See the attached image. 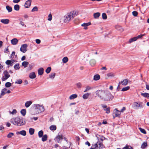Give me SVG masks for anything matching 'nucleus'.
I'll return each mask as SVG.
<instances>
[{
	"mask_svg": "<svg viewBox=\"0 0 149 149\" xmlns=\"http://www.w3.org/2000/svg\"><path fill=\"white\" fill-rule=\"evenodd\" d=\"M96 63V61L94 59H92L90 60V65L92 66H94L95 65V64Z\"/></svg>",
	"mask_w": 149,
	"mask_h": 149,
	"instance_id": "obj_19",
	"label": "nucleus"
},
{
	"mask_svg": "<svg viewBox=\"0 0 149 149\" xmlns=\"http://www.w3.org/2000/svg\"><path fill=\"white\" fill-rule=\"evenodd\" d=\"M144 35H145L144 34H143V35L141 34L139 35H138V36H137L136 37V38H137V40L138 38H141L142 36H143Z\"/></svg>",
	"mask_w": 149,
	"mask_h": 149,
	"instance_id": "obj_57",
	"label": "nucleus"
},
{
	"mask_svg": "<svg viewBox=\"0 0 149 149\" xmlns=\"http://www.w3.org/2000/svg\"><path fill=\"white\" fill-rule=\"evenodd\" d=\"M18 40L17 38H14L12 39L11 42V43L13 45H15L17 44L18 42Z\"/></svg>",
	"mask_w": 149,
	"mask_h": 149,
	"instance_id": "obj_15",
	"label": "nucleus"
},
{
	"mask_svg": "<svg viewBox=\"0 0 149 149\" xmlns=\"http://www.w3.org/2000/svg\"><path fill=\"white\" fill-rule=\"evenodd\" d=\"M6 8L8 10V12H10L12 11V8L9 6H6Z\"/></svg>",
	"mask_w": 149,
	"mask_h": 149,
	"instance_id": "obj_34",
	"label": "nucleus"
},
{
	"mask_svg": "<svg viewBox=\"0 0 149 149\" xmlns=\"http://www.w3.org/2000/svg\"><path fill=\"white\" fill-rule=\"evenodd\" d=\"M98 141L95 145H92L95 149H101L104 147L102 143L103 141L105 139V138L102 136L98 135L96 136Z\"/></svg>",
	"mask_w": 149,
	"mask_h": 149,
	"instance_id": "obj_2",
	"label": "nucleus"
},
{
	"mask_svg": "<svg viewBox=\"0 0 149 149\" xmlns=\"http://www.w3.org/2000/svg\"><path fill=\"white\" fill-rule=\"evenodd\" d=\"M1 22L4 24H8L9 23V20L8 19H2Z\"/></svg>",
	"mask_w": 149,
	"mask_h": 149,
	"instance_id": "obj_14",
	"label": "nucleus"
},
{
	"mask_svg": "<svg viewBox=\"0 0 149 149\" xmlns=\"http://www.w3.org/2000/svg\"><path fill=\"white\" fill-rule=\"evenodd\" d=\"M51 70V68L50 67L47 68L45 70L46 72L48 74L49 73Z\"/></svg>",
	"mask_w": 149,
	"mask_h": 149,
	"instance_id": "obj_48",
	"label": "nucleus"
},
{
	"mask_svg": "<svg viewBox=\"0 0 149 149\" xmlns=\"http://www.w3.org/2000/svg\"><path fill=\"white\" fill-rule=\"evenodd\" d=\"M29 77L31 79H34L36 77L35 73L34 72L31 73L29 75Z\"/></svg>",
	"mask_w": 149,
	"mask_h": 149,
	"instance_id": "obj_20",
	"label": "nucleus"
},
{
	"mask_svg": "<svg viewBox=\"0 0 149 149\" xmlns=\"http://www.w3.org/2000/svg\"><path fill=\"white\" fill-rule=\"evenodd\" d=\"M10 122L13 124L18 126L23 125L25 124V123L22 118H19L18 117L12 118L11 119Z\"/></svg>",
	"mask_w": 149,
	"mask_h": 149,
	"instance_id": "obj_3",
	"label": "nucleus"
},
{
	"mask_svg": "<svg viewBox=\"0 0 149 149\" xmlns=\"http://www.w3.org/2000/svg\"><path fill=\"white\" fill-rule=\"evenodd\" d=\"M126 110V108L125 107H123L122 108V109L120 111L121 112H123L124 111H125Z\"/></svg>",
	"mask_w": 149,
	"mask_h": 149,
	"instance_id": "obj_60",
	"label": "nucleus"
},
{
	"mask_svg": "<svg viewBox=\"0 0 149 149\" xmlns=\"http://www.w3.org/2000/svg\"><path fill=\"white\" fill-rule=\"evenodd\" d=\"M14 68L16 70H18L19 69V63L16 64L14 66Z\"/></svg>",
	"mask_w": 149,
	"mask_h": 149,
	"instance_id": "obj_43",
	"label": "nucleus"
},
{
	"mask_svg": "<svg viewBox=\"0 0 149 149\" xmlns=\"http://www.w3.org/2000/svg\"><path fill=\"white\" fill-rule=\"evenodd\" d=\"M110 107L107 108L105 109H104V110L106 111V113H110Z\"/></svg>",
	"mask_w": 149,
	"mask_h": 149,
	"instance_id": "obj_49",
	"label": "nucleus"
},
{
	"mask_svg": "<svg viewBox=\"0 0 149 149\" xmlns=\"http://www.w3.org/2000/svg\"><path fill=\"white\" fill-rule=\"evenodd\" d=\"M77 87L78 88H80L81 87V85L80 83H78L77 84Z\"/></svg>",
	"mask_w": 149,
	"mask_h": 149,
	"instance_id": "obj_58",
	"label": "nucleus"
},
{
	"mask_svg": "<svg viewBox=\"0 0 149 149\" xmlns=\"http://www.w3.org/2000/svg\"><path fill=\"white\" fill-rule=\"evenodd\" d=\"M100 13L99 12H97L95 13H94L93 14V16L94 17L95 19H97L99 18L100 16Z\"/></svg>",
	"mask_w": 149,
	"mask_h": 149,
	"instance_id": "obj_18",
	"label": "nucleus"
},
{
	"mask_svg": "<svg viewBox=\"0 0 149 149\" xmlns=\"http://www.w3.org/2000/svg\"><path fill=\"white\" fill-rule=\"evenodd\" d=\"M27 47L28 45L26 44H25L22 45L20 47V51L23 53H25L27 50Z\"/></svg>",
	"mask_w": 149,
	"mask_h": 149,
	"instance_id": "obj_11",
	"label": "nucleus"
},
{
	"mask_svg": "<svg viewBox=\"0 0 149 149\" xmlns=\"http://www.w3.org/2000/svg\"><path fill=\"white\" fill-rule=\"evenodd\" d=\"M55 76V73H52L49 76V78L51 79H54Z\"/></svg>",
	"mask_w": 149,
	"mask_h": 149,
	"instance_id": "obj_45",
	"label": "nucleus"
},
{
	"mask_svg": "<svg viewBox=\"0 0 149 149\" xmlns=\"http://www.w3.org/2000/svg\"><path fill=\"white\" fill-rule=\"evenodd\" d=\"M90 95L89 93H86L84 94L82 96L83 98L84 99H87L89 96Z\"/></svg>",
	"mask_w": 149,
	"mask_h": 149,
	"instance_id": "obj_22",
	"label": "nucleus"
},
{
	"mask_svg": "<svg viewBox=\"0 0 149 149\" xmlns=\"http://www.w3.org/2000/svg\"><path fill=\"white\" fill-rule=\"evenodd\" d=\"M7 91V89L6 88H4L1 91V95H4L6 93L5 92L6 91Z\"/></svg>",
	"mask_w": 149,
	"mask_h": 149,
	"instance_id": "obj_39",
	"label": "nucleus"
},
{
	"mask_svg": "<svg viewBox=\"0 0 149 149\" xmlns=\"http://www.w3.org/2000/svg\"><path fill=\"white\" fill-rule=\"evenodd\" d=\"M52 19V16L51 14H49L48 16L47 20L49 21H51Z\"/></svg>",
	"mask_w": 149,
	"mask_h": 149,
	"instance_id": "obj_54",
	"label": "nucleus"
},
{
	"mask_svg": "<svg viewBox=\"0 0 149 149\" xmlns=\"http://www.w3.org/2000/svg\"><path fill=\"white\" fill-rule=\"evenodd\" d=\"M76 13L75 11H72L65 15L64 18V22H68L76 15Z\"/></svg>",
	"mask_w": 149,
	"mask_h": 149,
	"instance_id": "obj_4",
	"label": "nucleus"
},
{
	"mask_svg": "<svg viewBox=\"0 0 149 149\" xmlns=\"http://www.w3.org/2000/svg\"><path fill=\"white\" fill-rule=\"evenodd\" d=\"M108 77H112L114 76V74L112 73H110L107 74Z\"/></svg>",
	"mask_w": 149,
	"mask_h": 149,
	"instance_id": "obj_56",
	"label": "nucleus"
},
{
	"mask_svg": "<svg viewBox=\"0 0 149 149\" xmlns=\"http://www.w3.org/2000/svg\"><path fill=\"white\" fill-rule=\"evenodd\" d=\"M32 102L31 101H28L26 102L25 104V106L26 108L29 107L32 104Z\"/></svg>",
	"mask_w": 149,
	"mask_h": 149,
	"instance_id": "obj_16",
	"label": "nucleus"
},
{
	"mask_svg": "<svg viewBox=\"0 0 149 149\" xmlns=\"http://www.w3.org/2000/svg\"><path fill=\"white\" fill-rule=\"evenodd\" d=\"M91 23L90 22H89L87 23H84L81 25L82 26L84 27H87V26L90 25Z\"/></svg>",
	"mask_w": 149,
	"mask_h": 149,
	"instance_id": "obj_33",
	"label": "nucleus"
},
{
	"mask_svg": "<svg viewBox=\"0 0 149 149\" xmlns=\"http://www.w3.org/2000/svg\"><path fill=\"white\" fill-rule=\"evenodd\" d=\"M120 112L116 108L114 109L113 111V118L115 119L116 117H118L120 115Z\"/></svg>",
	"mask_w": 149,
	"mask_h": 149,
	"instance_id": "obj_7",
	"label": "nucleus"
},
{
	"mask_svg": "<svg viewBox=\"0 0 149 149\" xmlns=\"http://www.w3.org/2000/svg\"><path fill=\"white\" fill-rule=\"evenodd\" d=\"M63 139V136L62 134L58 133V135L54 139L55 141L58 143H59L60 140Z\"/></svg>",
	"mask_w": 149,
	"mask_h": 149,
	"instance_id": "obj_10",
	"label": "nucleus"
},
{
	"mask_svg": "<svg viewBox=\"0 0 149 149\" xmlns=\"http://www.w3.org/2000/svg\"><path fill=\"white\" fill-rule=\"evenodd\" d=\"M36 42L38 44H39L41 42V41L39 39H36Z\"/></svg>",
	"mask_w": 149,
	"mask_h": 149,
	"instance_id": "obj_59",
	"label": "nucleus"
},
{
	"mask_svg": "<svg viewBox=\"0 0 149 149\" xmlns=\"http://www.w3.org/2000/svg\"><path fill=\"white\" fill-rule=\"evenodd\" d=\"M5 86L6 87H9L11 86V84L9 82H7L6 83L5 85Z\"/></svg>",
	"mask_w": 149,
	"mask_h": 149,
	"instance_id": "obj_46",
	"label": "nucleus"
},
{
	"mask_svg": "<svg viewBox=\"0 0 149 149\" xmlns=\"http://www.w3.org/2000/svg\"><path fill=\"white\" fill-rule=\"evenodd\" d=\"M68 61V58L66 57H65L63 58L62 61L63 63H66Z\"/></svg>",
	"mask_w": 149,
	"mask_h": 149,
	"instance_id": "obj_30",
	"label": "nucleus"
},
{
	"mask_svg": "<svg viewBox=\"0 0 149 149\" xmlns=\"http://www.w3.org/2000/svg\"><path fill=\"white\" fill-rule=\"evenodd\" d=\"M146 88L148 90H149V85L146 84Z\"/></svg>",
	"mask_w": 149,
	"mask_h": 149,
	"instance_id": "obj_64",
	"label": "nucleus"
},
{
	"mask_svg": "<svg viewBox=\"0 0 149 149\" xmlns=\"http://www.w3.org/2000/svg\"><path fill=\"white\" fill-rule=\"evenodd\" d=\"M128 80L127 79H123V80L121 81L118 84V85L117 87V89H118L119 88H120V85L121 84L124 86H126L127 84Z\"/></svg>",
	"mask_w": 149,
	"mask_h": 149,
	"instance_id": "obj_9",
	"label": "nucleus"
},
{
	"mask_svg": "<svg viewBox=\"0 0 149 149\" xmlns=\"http://www.w3.org/2000/svg\"><path fill=\"white\" fill-rule=\"evenodd\" d=\"M42 137V140L43 142L45 141L47 139V134L43 135Z\"/></svg>",
	"mask_w": 149,
	"mask_h": 149,
	"instance_id": "obj_23",
	"label": "nucleus"
},
{
	"mask_svg": "<svg viewBox=\"0 0 149 149\" xmlns=\"http://www.w3.org/2000/svg\"><path fill=\"white\" fill-rule=\"evenodd\" d=\"M22 82V81L21 79H19L15 82V84H21Z\"/></svg>",
	"mask_w": 149,
	"mask_h": 149,
	"instance_id": "obj_51",
	"label": "nucleus"
},
{
	"mask_svg": "<svg viewBox=\"0 0 149 149\" xmlns=\"http://www.w3.org/2000/svg\"><path fill=\"white\" fill-rule=\"evenodd\" d=\"M17 135L20 134L23 136H25L26 135V132L25 130H22L19 132H17L16 133Z\"/></svg>",
	"mask_w": 149,
	"mask_h": 149,
	"instance_id": "obj_13",
	"label": "nucleus"
},
{
	"mask_svg": "<svg viewBox=\"0 0 149 149\" xmlns=\"http://www.w3.org/2000/svg\"><path fill=\"white\" fill-rule=\"evenodd\" d=\"M102 18L103 19H107V15L105 13H103L102 14Z\"/></svg>",
	"mask_w": 149,
	"mask_h": 149,
	"instance_id": "obj_42",
	"label": "nucleus"
},
{
	"mask_svg": "<svg viewBox=\"0 0 149 149\" xmlns=\"http://www.w3.org/2000/svg\"><path fill=\"white\" fill-rule=\"evenodd\" d=\"M92 89V88L90 87L89 86H87L86 87V89L85 91H84V92H86L89 91V90Z\"/></svg>",
	"mask_w": 149,
	"mask_h": 149,
	"instance_id": "obj_38",
	"label": "nucleus"
},
{
	"mask_svg": "<svg viewBox=\"0 0 149 149\" xmlns=\"http://www.w3.org/2000/svg\"><path fill=\"white\" fill-rule=\"evenodd\" d=\"M95 93L97 96L104 101H111L114 98L111 93L106 90H98L95 91Z\"/></svg>",
	"mask_w": 149,
	"mask_h": 149,
	"instance_id": "obj_1",
	"label": "nucleus"
},
{
	"mask_svg": "<svg viewBox=\"0 0 149 149\" xmlns=\"http://www.w3.org/2000/svg\"><path fill=\"white\" fill-rule=\"evenodd\" d=\"M49 129L51 130H55L56 129V127L55 125H52L49 127Z\"/></svg>",
	"mask_w": 149,
	"mask_h": 149,
	"instance_id": "obj_29",
	"label": "nucleus"
},
{
	"mask_svg": "<svg viewBox=\"0 0 149 149\" xmlns=\"http://www.w3.org/2000/svg\"><path fill=\"white\" fill-rule=\"evenodd\" d=\"M85 144L86 145H88L89 146H90L91 145L89 142L88 141H87L86 142Z\"/></svg>",
	"mask_w": 149,
	"mask_h": 149,
	"instance_id": "obj_63",
	"label": "nucleus"
},
{
	"mask_svg": "<svg viewBox=\"0 0 149 149\" xmlns=\"http://www.w3.org/2000/svg\"><path fill=\"white\" fill-rule=\"evenodd\" d=\"M14 9L16 11H18L19 9V6L18 5H15L14 6Z\"/></svg>",
	"mask_w": 149,
	"mask_h": 149,
	"instance_id": "obj_37",
	"label": "nucleus"
},
{
	"mask_svg": "<svg viewBox=\"0 0 149 149\" xmlns=\"http://www.w3.org/2000/svg\"><path fill=\"white\" fill-rule=\"evenodd\" d=\"M6 65H10V66H12L13 64H12L11 61L10 60H7L6 62Z\"/></svg>",
	"mask_w": 149,
	"mask_h": 149,
	"instance_id": "obj_44",
	"label": "nucleus"
},
{
	"mask_svg": "<svg viewBox=\"0 0 149 149\" xmlns=\"http://www.w3.org/2000/svg\"><path fill=\"white\" fill-rule=\"evenodd\" d=\"M38 136L39 137L41 138L42 137V136L43 135V132L42 130L39 131L38 133Z\"/></svg>",
	"mask_w": 149,
	"mask_h": 149,
	"instance_id": "obj_36",
	"label": "nucleus"
},
{
	"mask_svg": "<svg viewBox=\"0 0 149 149\" xmlns=\"http://www.w3.org/2000/svg\"><path fill=\"white\" fill-rule=\"evenodd\" d=\"M29 63L27 61H24L22 63V65L25 68L26 67L27 65H29Z\"/></svg>",
	"mask_w": 149,
	"mask_h": 149,
	"instance_id": "obj_26",
	"label": "nucleus"
},
{
	"mask_svg": "<svg viewBox=\"0 0 149 149\" xmlns=\"http://www.w3.org/2000/svg\"><path fill=\"white\" fill-rule=\"evenodd\" d=\"M3 74L4 76L1 78L2 81L6 80L10 77V75L7 70L4 71Z\"/></svg>",
	"mask_w": 149,
	"mask_h": 149,
	"instance_id": "obj_8",
	"label": "nucleus"
},
{
	"mask_svg": "<svg viewBox=\"0 0 149 149\" xmlns=\"http://www.w3.org/2000/svg\"><path fill=\"white\" fill-rule=\"evenodd\" d=\"M130 88V86H127L126 87H125L123 88L121 90V91H127L129 90Z\"/></svg>",
	"mask_w": 149,
	"mask_h": 149,
	"instance_id": "obj_32",
	"label": "nucleus"
},
{
	"mask_svg": "<svg viewBox=\"0 0 149 149\" xmlns=\"http://www.w3.org/2000/svg\"><path fill=\"white\" fill-rule=\"evenodd\" d=\"M137 40V38L136 37H134L131 38L129 40L128 43H130L134 41H136Z\"/></svg>",
	"mask_w": 149,
	"mask_h": 149,
	"instance_id": "obj_27",
	"label": "nucleus"
},
{
	"mask_svg": "<svg viewBox=\"0 0 149 149\" xmlns=\"http://www.w3.org/2000/svg\"><path fill=\"white\" fill-rule=\"evenodd\" d=\"M101 106H102V107L104 109L106 108L107 107V106L106 105H104L103 104H101Z\"/></svg>",
	"mask_w": 149,
	"mask_h": 149,
	"instance_id": "obj_62",
	"label": "nucleus"
},
{
	"mask_svg": "<svg viewBox=\"0 0 149 149\" xmlns=\"http://www.w3.org/2000/svg\"><path fill=\"white\" fill-rule=\"evenodd\" d=\"M100 78V76L99 74H96L94 76L93 79L95 81H97Z\"/></svg>",
	"mask_w": 149,
	"mask_h": 149,
	"instance_id": "obj_24",
	"label": "nucleus"
},
{
	"mask_svg": "<svg viewBox=\"0 0 149 149\" xmlns=\"http://www.w3.org/2000/svg\"><path fill=\"white\" fill-rule=\"evenodd\" d=\"M19 20L20 21V24H21L23 26H25V27H26V25H25L24 22L22 21L21 20H22V19H19Z\"/></svg>",
	"mask_w": 149,
	"mask_h": 149,
	"instance_id": "obj_52",
	"label": "nucleus"
},
{
	"mask_svg": "<svg viewBox=\"0 0 149 149\" xmlns=\"http://www.w3.org/2000/svg\"><path fill=\"white\" fill-rule=\"evenodd\" d=\"M122 149H133V148L131 146L126 145V146L124 147Z\"/></svg>",
	"mask_w": 149,
	"mask_h": 149,
	"instance_id": "obj_41",
	"label": "nucleus"
},
{
	"mask_svg": "<svg viewBox=\"0 0 149 149\" xmlns=\"http://www.w3.org/2000/svg\"><path fill=\"white\" fill-rule=\"evenodd\" d=\"M38 10V8L36 6L33 8L31 10V12H34V11H37Z\"/></svg>",
	"mask_w": 149,
	"mask_h": 149,
	"instance_id": "obj_50",
	"label": "nucleus"
},
{
	"mask_svg": "<svg viewBox=\"0 0 149 149\" xmlns=\"http://www.w3.org/2000/svg\"><path fill=\"white\" fill-rule=\"evenodd\" d=\"M44 72V69L42 68H40L38 70V74L39 75H42Z\"/></svg>",
	"mask_w": 149,
	"mask_h": 149,
	"instance_id": "obj_17",
	"label": "nucleus"
},
{
	"mask_svg": "<svg viewBox=\"0 0 149 149\" xmlns=\"http://www.w3.org/2000/svg\"><path fill=\"white\" fill-rule=\"evenodd\" d=\"M9 113L10 114H15L17 112V110L16 109H13V111L12 112H11L10 111H9Z\"/></svg>",
	"mask_w": 149,
	"mask_h": 149,
	"instance_id": "obj_47",
	"label": "nucleus"
},
{
	"mask_svg": "<svg viewBox=\"0 0 149 149\" xmlns=\"http://www.w3.org/2000/svg\"><path fill=\"white\" fill-rule=\"evenodd\" d=\"M14 135V133L12 132H10L7 135V137L8 139L12 137Z\"/></svg>",
	"mask_w": 149,
	"mask_h": 149,
	"instance_id": "obj_35",
	"label": "nucleus"
},
{
	"mask_svg": "<svg viewBox=\"0 0 149 149\" xmlns=\"http://www.w3.org/2000/svg\"><path fill=\"white\" fill-rule=\"evenodd\" d=\"M35 130L34 129L32 128H30L29 129V133L30 135H33L34 132Z\"/></svg>",
	"mask_w": 149,
	"mask_h": 149,
	"instance_id": "obj_31",
	"label": "nucleus"
},
{
	"mask_svg": "<svg viewBox=\"0 0 149 149\" xmlns=\"http://www.w3.org/2000/svg\"><path fill=\"white\" fill-rule=\"evenodd\" d=\"M20 0H13V2L15 3H18Z\"/></svg>",
	"mask_w": 149,
	"mask_h": 149,
	"instance_id": "obj_61",
	"label": "nucleus"
},
{
	"mask_svg": "<svg viewBox=\"0 0 149 149\" xmlns=\"http://www.w3.org/2000/svg\"><path fill=\"white\" fill-rule=\"evenodd\" d=\"M77 97V95L76 94H74L71 95L69 97L70 100H72L76 98Z\"/></svg>",
	"mask_w": 149,
	"mask_h": 149,
	"instance_id": "obj_25",
	"label": "nucleus"
},
{
	"mask_svg": "<svg viewBox=\"0 0 149 149\" xmlns=\"http://www.w3.org/2000/svg\"><path fill=\"white\" fill-rule=\"evenodd\" d=\"M148 93H141V95L147 98Z\"/></svg>",
	"mask_w": 149,
	"mask_h": 149,
	"instance_id": "obj_55",
	"label": "nucleus"
},
{
	"mask_svg": "<svg viewBox=\"0 0 149 149\" xmlns=\"http://www.w3.org/2000/svg\"><path fill=\"white\" fill-rule=\"evenodd\" d=\"M20 112L22 115L24 116L26 115V109H23L21 110Z\"/></svg>",
	"mask_w": 149,
	"mask_h": 149,
	"instance_id": "obj_28",
	"label": "nucleus"
},
{
	"mask_svg": "<svg viewBox=\"0 0 149 149\" xmlns=\"http://www.w3.org/2000/svg\"><path fill=\"white\" fill-rule=\"evenodd\" d=\"M139 129L140 131V132H142V133L144 134H146V130L143 129H142L141 127L139 128Z\"/></svg>",
	"mask_w": 149,
	"mask_h": 149,
	"instance_id": "obj_40",
	"label": "nucleus"
},
{
	"mask_svg": "<svg viewBox=\"0 0 149 149\" xmlns=\"http://www.w3.org/2000/svg\"><path fill=\"white\" fill-rule=\"evenodd\" d=\"M147 146V142H144L141 144V148L142 149H145L144 148Z\"/></svg>",
	"mask_w": 149,
	"mask_h": 149,
	"instance_id": "obj_21",
	"label": "nucleus"
},
{
	"mask_svg": "<svg viewBox=\"0 0 149 149\" xmlns=\"http://www.w3.org/2000/svg\"><path fill=\"white\" fill-rule=\"evenodd\" d=\"M132 14L133 16L136 17L138 15V13L137 11H134L132 12Z\"/></svg>",
	"mask_w": 149,
	"mask_h": 149,
	"instance_id": "obj_53",
	"label": "nucleus"
},
{
	"mask_svg": "<svg viewBox=\"0 0 149 149\" xmlns=\"http://www.w3.org/2000/svg\"><path fill=\"white\" fill-rule=\"evenodd\" d=\"M34 108V111L35 114L41 113L45 110V108L43 105L36 104L33 105Z\"/></svg>",
	"mask_w": 149,
	"mask_h": 149,
	"instance_id": "obj_5",
	"label": "nucleus"
},
{
	"mask_svg": "<svg viewBox=\"0 0 149 149\" xmlns=\"http://www.w3.org/2000/svg\"><path fill=\"white\" fill-rule=\"evenodd\" d=\"M144 105L143 103L142 102H134L132 105V107L135 109H137L143 108L144 107Z\"/></svg>",
	"mask_w": 149,
	"mask_h": 149,
	"instance_id": "obj_6",
	"label": "nucleus"
},
{
	"mask_svg": "<svg viewBox=\"0 0 149 149\" xmlns=\"http://www.w3.org/2000/svg\"><path fill=\"white\" fill-rule=\"evenodd\" d=\"M31 0H28L24 4L25 7L26 8H29L31 6Z\"/></svg>",
	"mask_w": 149,
	"mask_h": 149,
	"instance_id": "obj_12",
	"label": "nucleus"
}]
</instances>
